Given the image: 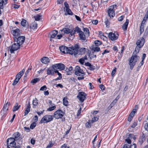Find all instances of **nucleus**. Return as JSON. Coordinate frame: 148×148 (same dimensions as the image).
Returning a JSON list of instances; mask_svg holds the SVG:
<instances>
[{
  "label": "nucleus",
  "mask_w": 148,
  "mask_h": 148,
  "mask_svg": "<svg viewBox=\"0 0 148 148\" xmlns=\"http://www.w3.org/2000/svg\"><path fill=\"white\" fill-rule=\"evenodd\" d=\"M138 52L139 51H138L137 52L138 53ZM137 53L136 49L134 52L132 56L129 60V64L130 66V68L131 69H132L136 62L139 58V56L136 55Z\"/></svg>",
  "instance_id": "1"
},
{
  "label": "nucleus",
  "mask_w": 148,
  "mask_h": 148,
  "mask_svg": "<svg viewBox=\"0 0 148 148\" xmlns=\"http://www.w3.org/2000/svg\"><path fill=\"white\" fill-rule=\"evenodd\" d=\"M75 73L77 76H81L80 77H78V79L80 80L84 79V72L83 70L81 69L79 66H77L75 67Z\"/></svg>",
  "instance_id": "2"
},
{
  "label": "nucleus",
  "mask_w": 148,
  "mask_h": 148,
  "mask_svg": "<svg viewBox=\"0 0 148 148\" xmlns=\"http://www.w3.org/2000/svg\"><path fill=\"white\" fill-rule=\"evenodd\" d=\"M53 119V117L52 115H46L41 119L40 123H47L51 121Z\"/></svg>",
  "instance_id": "3"
},
{
  "label": "nucleus",
  "mask_w": 148,
  "mask_h": 148,
  "mask_svg": "<svg viewBox=\"0 0 148 148\" xmlns=\"http://www.w3.org/2000/svg\"><path fill=\"white\" fill-rule=\"evenodd\" d=\"M79 49V45L78 44H76L74 47L70 48L69 53L71 55L74 54L75 56L76 54H78Z\"/></svg>",
  "instance_id": "4"
},
{
  "label": "nucleus",
  "mask_w": 148,
  "mask_h": 148,
  "mask_svg": "<svg viewBox=\"0 0 148 148\" xmlns=\"http://www.w3.org/2000/svg\"><path fill=\"white\" fill-rule=\"evenodd\" d=\"M64 115V113L61 110H58L54 113L53 117L56 119L62 118Z\"/></svg>",
  "instance_id": "5"
},
{
  "label": "nucleus",
  "mask_w": 148,
  "mask_h": 148,
  "mask_svg": "<svg viewBox=\"0 0 148 148\" xmlns=\"http://www.w3.org/2000/svg\"><path fill=\"white\" fill-rule=\"evenodd\" d=\"M116 5H114L111 6L108 9V13L109 16L110 17H113L115 16L114 8H116Z\"/></svg>",
  "instance_id": "6"
},
{
  "label": "nucleus",
  "mask_w": 148,
  "mask_h": 148,
  "mask_svg": "<svg viewBox=\"0 0 148 148\" xmlns=\"http://www.w3.org/2000/svg\"><path fill=\"white\" fill-rule=\"evenodd\" d=\"M14 40L16 42L15 40H16V41L17 44L20 45H22L24 42L25 40V37L23 36H19V37H14Z\"/></svg>",
  "instance_id": "7"
},
{
  "label": "nucleus",
  "mask_w": 148,
  "mask_h": 148,
  "mask_svg": "<svg viewBox=\"0 0 148 148\" xmlns=\"http://www.w3.org/2000/svg\"><path fill=\"white\" fill-rule=\"evenodd\" d=\"M119 34L117 32H110L109 33L108 37L112 41L117 40Z\"/></svg>",
  "instance_id": "8"
},
{
  "label": "nucleus",
  "mask_w": 148,
  "mask_h": 148,
  "mask_svg": "<svg viewBox=\"0 0 148 148\" xmlns=\"http://www.w3.org/2000/svg\"><path fill=\"white\" fill-rule=\"evenodd\" d=\"M21 45L17 44L15 42L12 45L11 47H10V51L11 53H14V51L20 48Z\"/></svg>",
  "instance_id": "9"
},
{
  "label": "nucleus",
  "mask_w": 148,
  "mask_h": 148,
  "mask_svg": "<svg viewBox=\"0 0 148 148\" xmlns=\"http://www.w3.org/2000/svg\"><path fill=\"white\" fill-rule=\"evenodd\" d=\"M10 103L7 102L5 104L3 107V110L1 111V113L2 117H4L6 115V111L8 110V106H9Z\"/></svg>",
  "instance_id": "10"
},
{
  "label": "nucleus",
  "mask_w": 148,
  "mask_h": 148,
  "mask_svg": "<svg viewBox=\"0 0 148 148\" xmlns=\"http://www.w3.org/2000/svg\"><path fill=\"white\" fill-rule=\"evenodd\" d=\"M86 96V94L83 92H79L77 96V97L79 99L81 102H83L85 99Z\"/></svg>",
  "instance_id": "11"
},
{
  "label": "nucleus",
  "mask_w": 148,
  "mask_h": 148,
  "mask_svg": "<svg viewBox=\"0 0 148 148\" xmlns=\"http://www.w3.org/2000/svg\"><path fill=\"white\" fill-rule=\"evenodd\" d=\"M145 40L143 38H141L138 40L136 42V44L139 47H141L145 43Z\"/></svg>",
  "instance_id": "12"
},
{
  "label": "nucleus",
  "mask_w": 148,
  "mask_h": 148,
  "mask_svg": "<svg viewBox=\"0 0 148 148\" xmlns=\"http://www.w3.org/2000/svg\"><path fill=\"white\" fill-rule=\"evenodd\" d=\"M12 34L15 37H17L20 35V31L19 29L16 28L12 30Z\"/></svg>",
  "instance_id": "13"
},
{
  "label": "nucleus",
  "mask_w": 148,
  "mask_h": 148,
  "mask_svg": "<svg viewBox=\"0 0 148 148\" xmlns=\"http://www.w3.org/2000/svg\"><path fill=\"white\" fill-rule=\"evenodd\" d=\"M60 51L64 53H69V49L65 46H62L60 47Z\"/></svg>",
  "instance_id": "14"
},
{
  "label": "nucleus",
  "mask_w": 148,
  "mask_h": 148,
  "mask_svg": "<svg viewBox=\"0 0 148 148\" xmlns=\"http://www.w3.org/2000/svg\"><path fill=\"white\" fill-rule=\"evenodd\" d=\"M25 71V70L24 69H23L21 71L16 75L15 79L19 81L20 79L23 75Z\"/></svg>",
  "instance_id": "15"
},
{
  "label": "nucleus",
  "mask_w": 148,
  "mask_h": 148,
  "mask_svg": "<svg viewBox=\"0 0 148 148\" xmlns=\"http://www.w3.org/2000/svg\"><path fill=\"white\" fill-rule=\"evenodd\" d=\"M47 74L49 75H53L54 73V70L52 67L49 68L47 71Z\"/></svg>",
  "instance_id": "16"
},
{
  "label": "nucleus",
  "mask_w": 148,
  "mask_h": 148,
  "mask_svg": "<svg viewBox=\"0 0 148 148\" xmlns=\"http://www.w3.org/2000/svg\"><path fill=\"white\" fill-rule=\"evenodd\" d=\"M20 135V134L18 132H16L14 133L13 135V138H14L15 140H17L19 139L20 137L19 136Z\"/></svg>",
  "instance_id": "17"
},
{
  "label": "nucleus",
  "mask_w": 148,
  "mask_h": 148,
  "mask_svg": "<svg viewBox=\"0 0 148 148\" xmlns=\"http://www.w3.org/2000/svg\"><path fill=\"white\" fill-rule=\"evenodd\" d=\"M79 35L80 40L83 41H85L86 40L85 35L83 32H80Z\"/></svg>",
  "instance_id": "18"
},
{
  "label": "nucleus",
  "mask_w": 148,
  "mask_h": 148,
  "mask_svg": "<svg viewBox=\"0 0 148 148\" xmlns=\"http://www.w3.org/2000/svg\"><path fill=\"white\" fill-rule=\"evenodd\" d=\"M30 103L29 102L28 104L26 105V108L25 111V115L27 114L30 112Z\"/></svg>",
  "instance_id": "19"
},
{
  "label": "nucleus",
  "mask_w": 148,
  "mask_h": 148,
  "mask_svg": "<svg viewBox=\"0 0 148 148\" xmlns=\"http://www.w3.org/2000/svg\"><path fill=\"white\" fill-rule=\"evenodd\" d=\"M129 22V20L126 19L125 23L123 25L122 27L124 31H126L127 29L128 25Z\"/></svg>",
  "instance_id": "20"
},
{
  "label": "nucleus",
  "mask_w": 148,
  "mask_h": 148,
  "mask_svg": "<svg viewBox=\"0 0 148 148\" xmlns=\"http://www.w3.org/2000/svg\"><path fill=\"white\" fill-rule=\"evenodd\" d=\"M41 61L42 63L47 64L49 62V60L48 58L45 57L41 59Z\"/></svg>",
  "instance_id": "21"
},
{
  "label": "nucleus",
  "mask_w": 148,
  "mask_h": 148,
  "mask_svg": "<svg viewBox=\"0 0 148 148\" xmlns=\"http://www.w3.org/2000/svg\"><path fill=\"white\" fill-rule=\"evenodd\" d=\"M7 0H0V8L3 9V5H5L7 3Z\"/></svg>",
  "instance_id": "22"
},
{
  "label": "nucleus",
  "mask_w": 148,
  "mask_h": 148,
  "mask_svg": "<svg viewBox=\"0 0 148 148\" xmlns=\"http://www.w3.org/2000/svg\"><path fill=\"white\" fill-rule=\"evenodd\" d=\"M37 27V24L35 21L31 23L30 25V27L31 29L33 30L36 29Z\"/></svg>",
  "instance_id": "23"
},
{
  "label": "nucleus",
  "mask_w": 148,
  "mask_h": 148,
  "mask_svg": "<svg viewBox=\"0 0 148 148\" xmlns=\"http://www.w3.org/2000/svg\"><path fill=\"white\" fill-rule=\"evenodd\" d=\"M136 145L134 144L133 145H132L130 146L127 145H124L123 148H136Z\"/></svg>",
  "instance_id": "24"
},
{
  "label": "nucleus",
  "mask_w": 148,
  "mask_h": 148,
  "mask_svg": "<svg viewBox=\"0 0 148 148\" xmlns=\"http://www.w3.org/2000/svg\"><path fill=\"white\" fill-rule=\"evenodd\" d=\"M58 33V31L56 30L53 31L51 33V38H54L56 36Z\"/></svg>",
  "instance_id": "25"
},
{
  "label": "nucleus",
  "mask_w": 148,
  "mask_h": 148,
  "mask_svg": "<svg viewBox=\"0 0 148 148\" xmlns=\"http://www.w3.org/2000/svg\"><path fill=\"white\" fill-rule=\"evenodd\" d=\"M86 49L85 48H82L78 51V54L81 55L84 53L85 52Z\"/></svg>",
  "instance_id": "26"
},
{
  "label": "nucleus",
  "mask_w": 148,
  "mask_h": 148,
  "mask_svg": "<svg viewBox=\"0 0 148 148\" xmlns=\"http://www.w3.org/2000/svg\"><path fill=\"white\" fill-rule=\"evenodd\" d=\"M64 11L66 12V13H65L64 14L65 15H67V14L70 15H73V13L70 8H68L67 10H65Z\"/></svg>",
  "instance_id": "27"
},
{
  "label": "nucleus",
  "mask_w": 148,
  "mask_h": 148,
  "mask_svg": "<svg viewBox=\"0 0 148 148\" xmlns=\"http://www.w3.org/2000/svg\"><path fill=\"white\" fill-rule=\"evenodd\" d=\"M62 31H63L64 34H68L71 32V29L67 28H64Z\"/></svg>",
  "instance_id": "28"
},
{
  "label": "nucleus",
  "mask_w": 148,
  "mask_h": 148,
  "mask_svg": "<svg viewBox=\"0 0 148 148\" xmlns=\"http://www.w3.org/2000/svg\"><path fill=\"white\" fill-rule=\"evenodd\" d=\"M73 69V68L72 66H70L69 68L66 69V71L68 75H70L72 73Z\"/></svg>",
  "instance_id": "29"
},
{
  "label": "nucleus",
  "mask_w": 148,
  "mask_h": 148,
  "mask_svg": "<svg viewBox=\"0 0 148 148\" xmlns=\"http://www.w3.org/2000/svg\"><path fill=\"white\" fill-rule=\"evenodd\" d=\"M66 97H65L63 99V104L65 106H67L68 104V101Z\"/></svg>",
  "instance_id": "30"
},
{
  "label": "nucleus",
  "mask_w": 148,
  "mask_h": 148,
  "mask_svg": "<svg viewBox=\"0 0 148 148\" xmlns=\"http://www.w3.org/2000/svg\"><path fill=\"white\" fill-rule=\"evenodd\" d=\"M58 69H61L62 70H64L65 69V66L64 64L62 63H58Z\"/></svg>",
  "instance_id": "31"
},
{
  "label": "nucleus",
  "mask_w": 148,
  "mask_h": 148,
  "mask_svg": "<svg viewBox=\"0 0 148 148\" xmlns=\"http://www.w3.org/2000/svg\"><path fill=\"white\" fill-rule=\"evenodd\" d=\"M83 31L86 35L88 36H89V32L88 29L86 28H84Z\"/></svg>",
  "instance_id": "32"
},
{
  "label": "nucleus",
  "mask_w": 148,
  "mask_h": 148,
  "mask_svg": "<svg viewBox=\"0 0 148 148\" xmlns=\"http://www.w3.org/2000/svg\"><path fill=\"white\" fill-rule=\"evenodd\" d=\"M20 107V106H18V105L17 103L14 106L13 109V111L15 112L18 110Z\"/></svg>",
  "instance_id": "33"
},
{
  "label": "nucleus",
  "mask_w": 148,
  "mask_h": 148,
  "mask_svg": "<svg viewBox=\"0 0 148 148\" xmlns=\"http://www.w3.org/2000/svg\"><path fill=\"white\" fill-rule=\"evenodd\" d=\"M64 5L65 6V7L64 8V11L66 10H67L68 8H69V5L66 2H65L64 3Z\"/></svg>",
  "instance_id": "34"
},
{
  "label": "nucleus",
  "mask_w": 148,
  "mask_h": 148,
  "mask_svg": "<svg viewBox=\"0 0 148 148\" xmlns=\"http://www.w3.org/2000/svg\"><path fill=\"white\" fill-rule=\"evenodd\" d=\"M58 64H55L52 66V67L54 69V70L59 69H58Z\"/></svg>",
  "instance_id": "35"
},
{
  "label": "nucleus",
  "mask_w": 148,
  "mask_h": 148,
  "mask_svg": "<svg viewBox=\"0 0 148 148\" xmlns=\"http://www.w3.org/2000/svg\"><path fill=\"white\" fill-rule=\"evenodd\" d=\"M56 107L55 106H52L51 107H50L49 108H47V110L49 111H52L56 108Z\"/></svg>",
  "instance_id": "36"
},
{
  "label": "nucleus",
  "mask_w": 148,
  "mask_h": 148,
  "mask_svg": "<svg viewBox=\"0 0 148 148\" xmlns=\"http://www.w3.org/2000/svg\"><path fill=\"white\" fill-rule=\"evenodd\" d=\"M54 144L52 142L50 141L49 142L48 145L47 146L46 148H51L53 145Z\"/></svg>",
  "instance_id": "37"
},
{
  "label": "nucleus",
  "mask_w": 148,
  "mask_h": 148,
  "mask_svg": "<svg viewBox=\"0 0 148 148\" xmlns=\"http://www.w3.org/2000/svg\"><path fill=\"white\" fill-rule=\"evenodd\" d=\"M99 37L101 38H103V39H104V38H106V37L103 35V34L101 31L99 32Z\"/></svg>",
  "instance_id": "38"
},
{
  "label": "nucleus",
  "mask_w": 148,
  "mask_h": 148,
  "mask_svg": "<svg viewBox=\"0 0 148 148\" xmlns=\"http://www.w3.org/2000/svg\"><path fill=\"white\" fill-rule=\"evenodd\" d=\"M40 80L39 78H36L33 79L31 81V83H35Z\"/></svg>",
  "instance_id": "39"
},
{
  "label": "nucleus",
  "mask_w": 148,
  "mask_h": 148,
  "mask_svg": "<svg viewBox=\"0 0 148 148\" xmlns=\"http://www.w3.org/2000/svg\"><path fill=\"white\" fill-rule=\"evenodd\" d=\"M136 112V110L135 109H134L130 113L129 116H132L133 117Z\"/></svg>",
  "instance_id": "40"
},
{
  "label": "nucleus",
  "mask_w": 148,
  "mask_h": 148,
  "mask_svg": "<svg viewBox=\"0 0 148 148\" xmlns=\"http://www.w3.org/2000/svg\"><path fill=\"white\" fill-rule=\"evenodd\" d=\"M94 42L95 44L97 46H99L101 44V42L98 40H95Z\"/></svg>",
  "instance_id": "41"
},
{
  "label": "nucleus",
  "mask_w": 148,
  "mask_h": 148,
  "mask_svg": "<svg viewBox=\"0 0 148 148\" xmlns=\"http://www.w3.org/2000/svg\"><path fill=\"white\" fill-rule=\"evenodd\" d=\"M21 24L23 26H25L26 25V20L25 19L22 20L21 22Z\"/></svg>",
  "instance_id": "42"
},
{
  "label": "nucleus",
  "mask_w": 148,
  "mask_h": 148,
  "mask_svg": "<svg viewBox=\"0 0 148 148\" xmlns=\"http://www.w3.org/2000/svg\"><path fill=\"white\" fill-rule=\"evenodd\" d=\"M36 125V123L33 122L31 124L30 126V128L31 129H33L35 127Z\"/></svg>",
  "instance_id": "43"
},
{
  "label": "nucleus",
  "mask_w": 148,
  "mask_h": 148,
  "mask_svg": "<svg viewBox=\"0 0 148 148\" xmlns=\"http://www.w3.org/2000/svg\"><path fill=\"white\" fill-rule=\"evenodd\" d=\"M74 31H75V32H77V33H79V32H82L81 30L78 27L75 28Z\"/></svg>",
  "instance_id": "44"
},
{
  "label": "nucleus",
  "mask_w": 148,
  "mask_h": 148,
  "mask_svg": "<svg viewBox=\"0 0 148 148\" xmlns=\"http://www.w3.org/2000/svg\"><path fill=\"white\" fill-rule=\"evenodd\" d=\"M148 18V11L146 13L143 18V20L146 21Z\"/></svg>",
  "instance_id": "45"
},
{
  "label": "nucleus",
  "mask_w": 148,
  "mask_h": 148,
  "mask_svg": "<svg viewBox=\"0 0 148 148\" xmlns=\"http://www.w3.org/2000/svg\"><path fill=\"white\" fill-rule=\"evenodd\" d=\"M40 16L39 15H37L36 16L34 17L36 21H38L40 19Z\"/></svg>",
  "instance_id": "46"
},
{
  "label": "nucleus",
  "mask_w": 148,
  "mask_h": 148,
  "mask_svg": "<svg viewBox=\"0 0 148 148\" xmlns=\"http://www.w3.org/2000/svg\"><path fill=\"white\" fill-rule=\"evenodd\" d=\"M144 31L143 25H141L140 26V34H141Z\"/></svg>",
  "instance_id": "47"
},
{
  "label": "nucleus",
  "mask_w": 148,
  "mask_h": 148,
  "mask_svg": "<svg viewBox=\"0 0 148 148\" xmlns=\"http://www.w3.org/2000/svg\"><path fill=\"white\" fill-rule=\"evenodd\" d=\"M38 103L37 100H36V99H35L33 100V105L36 106L37 105Z\"/></svg>",
  "instance_id": "48"
},
{
  "label": "nucleus",
  "mask_w": 148,
  "mask_h": 148,
  "mask_svg": "<svg viewBox=\"0 0 148 148\" xmlns=\"http://www.w3.org/2000/svg\"><path fill=\"white\" fill-rule=\"evenodd\" d=\"M33 120L34 122L36 123L38 120V117L37 115L35 116L33 118Z\"/></svg>",
  "instance_id": "49"
},
{
  "label": "nucleus",
  "mask_w": 148,
  "mask_h": 148,
  "mask_svg": "<svg viewBox=\"0 0 148 148\" xmlns=\"http://www.w3.org/2000/svg\"><path fill=\"white\" fill-rule=\"evenodd\" d=\"M47 87H46V86L44 85L40 88V90L43 91L45 90H46L47 89Z\"/></svg>",
  "instance_id": "50"
},
{
  "label": "nucleus",
  "mask_w": 148,
  "mask_h": 148,
  "mask_svg": "<svg viewBox=\"0 0 148 148\" xmlns=\"http://www.w3.org/2000/svg\"><path fill=\"white\" fill-rule=\"evenodd\" d=\"M98 120V118L97 117H94V118L92 119V122H94L97 121Z\"/></svg>",
  "instance_id": "51"
},
{
  "label": "nucleus",
  "mask_w": 148,
  "mask_h": 148,
  "mask_svg": "<svg viewBox=\"0 0 148 148\" xmlns=\"http://www.w3.org/2000/svg\"><path fill=\"white\" fill-rule=\"evenodd\" d=\"M79 62H80V63L82 64H83L85 62V60H84V59L83 58H82L80 59L79 60Z\"/></svg>",
  "instance_id": "52"
},
{
  "label": "nucleus",
  "mask_w": 148,
  "mask_h": 148,
  "mask_svg": "<svg viewBox=\"0 0 148 148\" xmlns=\"http://www.w3.org/2000/svg\"><path fill=\"white\" fill-rule=\"evenodd\" d=\"M116 67H115L112 71L111 73L112 76H113L114 75L116 72Z\"/></svg>",
  "instance_id": "53"
},
{
  "label": "nucleus",
  "mask_w": 148,
  "mask_h": 148,
  "mask_svg": "<svg viewBox=\"0 0 148 148\" xmlns=\"http://www.w3.org/2000/svg\"><path fill=\"white\" fill-rule=\"evenodd\" d=\"M70 148L69 147L67 146V144H64L61 147V148Z\"/></svg>",
  "instance_id": "54"
},
{
  "label": "nucleus",
  "mask_w": 148,
  "mask_h": 148,
  "mask_svg": "<svg viewBox=\"0 0 148 148\" xmlns=\"http://www.w3.org/2000/svg\"><path fill=\"white\" fill-rule=\"evenodd\" d=\"M86 126L87 127L90 128L91 127L90 123L89 122H87L86 124Z\"/></svg>",
  "instance_id": "55"
},
{
  "label": "nucleus",
  "mask_w": 148,
  "mask_h": 148,
  "mask_svg": "<svg viewBox=\"0 0 148 148\" xmlns=\"http://www.w3.org/2000/svg\"><path fill=\"white\" fill-rule=\"evenodd\" d=\"M144 127L146 130L148 131V123H146L145 124Z\"/></svg>",
  "instance_id": "56"
},
{
  "label": "nucleus",
  "mask_w": 148,
  "mask_h": 148,
  "mask_svg": "<svg viewBox=\"0 0 148 148\" xmlns=\"http://www.w3.org/2000/svg\"><path fill=\"white\" fill-rule=\"evenodd\" d=\"M124 16H122L120 17H119L118 18V20L119 21H122L123 19Z\"/></svg>",
  "instance_id": "57"
},
{
  "label": "nucleus",
  "mask_w": 148,
  "mask_h": 148,
  "mask_svg": "<svg viewBox=\"0 0 148 148\" xmlns=\"http://www.w3.org/2000/svg\"><path fill=\"white\" fill-rule=\"evenodd\" d=\"M92 23L93 24L97 25L98 23V21L97 20H93L92 21Z\"/></svg>",
  "instance_id": "58"
},
{
  "label": "nucleus",
  "mask_w": 148,
  "mask_h": 148,
  "mask_svg": "<svg viewBox=\"0 0 148 148\" xmlns=\"http://www.w3.org/2000/svg\"><path fill=\"white\" fill-rule=\"evenodd\" d=\"M94 50L95 51H96L97 52H98L100 51V48L99 47H95L94 49Z\"/></svg>",
  "instance_id": "59"
},
{
  "label": "nucleus",
  "mask_w": 148,
  "mask_h": 148,
  "mask_svg": "<svg viewBox=\"0 0 148 148\" xmlns=\"http://www.w3.org/2000/svg\"><path fill=\"white\" fill-rule=\"evenodd\" d=\"M100 88L102 90H104L105 89L104 86L103 84H101L99 86Z\"/></svg>",
  "instance_id": "60"
},
{
  "label": "nucleus",
  "mask_w": 148,
  "mask_h": 148,
  "mask_svg": "<svg viewBox=\"0 0 148 148\" xmlns=\"http://www.w3.org/2000/svg\"><path fill=\"white\" fill-rule=\"evenodd\" d=\"M137 125V123L136 122L133 123L132 125V128H134Z\"/></svg>",
  "instance_id": "61"
},
{
  "label": "nucleus",
  "mask_w": 148,
  "mask_h": 148,
  "mask_svg": "<svg viewBox=\"0 0 148 148\" xmlns=\"http://www.w3.org/2000/svg\"><path fill=\"white\" fill-rule=\"evenodd\" d=\"M18 82V81L17 80H16V79H15L12 83V85H15Z\"/></svg>",
  "instance_id": "62"
},
{
  "label": "nucleus",
  "mask_w": 148,
  "mask_h": 148,
  "mask_svg": "<svg viewBox=\"0 0 148 148\" xmlns=\"http://www.w3.org/2000/svg\"><path fill=\"white\" fill-rule=\"evenodd\" d=\"M89 69H90L91 70H93L95 69V66L91 65L89 66Z\"/></svg>",
  "instance_id": "63"
},
{
  "label": "nucleus",
  "mask_w": 148,
  "mask_h": 148,
  "mask_svg": "<svg viewBox=\"0 0 148 148\" xmlns=\"http://www.w3.org/2000/svg\"><path fill=\"white\" fill-rule=\"evenodd\" d=\"M89 88L90 89H92L94 88V87L91 83H89Z\"/></svg>",
  "instance_id": "64"
}]
</instances>
